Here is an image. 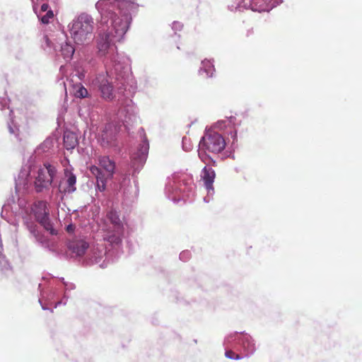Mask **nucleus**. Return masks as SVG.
I'll return each instance as SVG.
<instances>
[{"label":"nucleus","mask_w":362,"mask_h":362,"mask_svg":"<svg viewBox=\"0 0 362 362\" xmlns=\"http://www.w3.org/2000/svg\"><path fill=\"white\" fill-rule=\"evenodd\" d=\"M95 6L101 13V24L108 28L111 26L115 37H122L129 28L131 18L127 11L132 3L127 0H99Z\"/></svg>","instance_id":"obj_1"},{"label":"nucleus","mask_w":362,"mask_h":362,"mask_svg":"<svg viewBox=\"0 0 362 362\" xmlns=\"http://www.w3.org/2000/svg\"><path fill=\"white\" fill-rule=\"evenodd\" d=\"M93 28V20L87 13H81L74 19L69 25L71 36L74 42L78 45H83L91 40Z\"/></svg>","instance_id":"obj_2"},{"label":"nucleus","mask_w":362,"mask_h":362,"mask_svg":"<svg viewBox=\"0 0 362 362\" xmlns=\"http://www.w3.org/2000/svg\"><path fill=\"white\" fill-rule=\"evenodd\" d=\"M99 165L105 172L95 166L90 167V171L96 178V185L99 191L103 192L106 188V184L109 179L113 177L115 170V163L108 156H100L98 158Z\"/></svg>","instance_id":"obj_3"},{"label":"nucleus","mask_w":362,"mask_h":362,"mask_svg":"<svg viewBox=\"0 0 362 362\" xmlns=\"http://www.w3.org/2000/svg\"><path fill=\"white\" fill-rule=\"evenodd\" d=\"M106 220L109 221L112 225L113 230L109 226L105 221L102 226V230L105 233L103 239L111 244H119L121 242L120 233L122 230L123 225L119 218L117 212L114 209H110L107 212Z\"/></svg>","instance_id":"obj_4"},{"label":"nucleus","mask_w":362,"mask_h":362,"mask_svg":"<svg viewBox=\"0 0 362 362\" xmlns=\"http://www.w3.org/2000/svg\"><path fill=\"white\" fill-rule=\"evenodd\" d=\"M200 148L213 153L221 152L226 146L224 138L218 133L209 131L202 137Z\"/></svg>","instance_id":"obj_5"},{"label":"nucleus","mask_w":362,"mask_h":362,"mask_svg":"<svg viewBox=\"0 0 362 362\" xmlns=\"http://www.w3.org/2000/svg\"><path fill=\"white\" fill-rule=\"evenodd\" d=\"M32 211L35 219L44 228L49 231L52 235H56L57 231L53 228L52 224L49 218V211L47 210V203L45 201L35 202L32 207Z\"/></svg>","instance_id":"obj_6"},{"label":"nucleus","mask_w":362,"mask_h":362,"mask_svg":"<svg viewBox=\"0 0 362 362\" xmlns=\"http://www.w3.org/2000/svg\"><path fill=\"white\" fill-rule=\"evenodd\" d=\"M56 173V168L49 163H45L42 167H40L35 181L36 191L42 192L51 185Z\"/></svg>","instance_id":"obj_7"},{"label":"nucleus","mask_w":362,"mask_h":362,"mask_svg":"<svg viewBox=\"0 0 362 362\" xmlns=\"http://www.w3.org/2000/svg\"><path fill=\"white\" fill-rule=\"evenodd\" d=\"M101 93V97L107 100H112L115 98L114 89L109 77L105 74H98L93 81Z\"/></svg>","instance_id":"obj_8"},{"label":"nucleus","mask_w":362,"mask_h":362,"mask_svg":"<svg viewBox=\"0 0 362 362\" xmlns=\"http://www.w3.org/2000/svg\"><path fill=\"white\" fill-rule=\"evenodd\" d=\"M76 177L69 170H64V177L60 180L58 190L61 194H66L76 191Z\"/></svg>","instance_id":"obj_9"},{"label":"nucleus","mask_w":362,"mask_h":362,"mask_svg":"<svg viewBox=\"0 0 362 362\" xmlns=\"http://www.w3.org/2000/svg\"><path fill=\"white\" fill-rule=\"evenodd\" d=\"M88 247V243L83 240H73L68 245L69 250H71L72 253L79 257L85 254Z\"/></svg>","instance_id":"obj_10"},{"label":"nucleus","mask_w":362,"mask_h":362,"mask_svg":"<svg viewBox=\"0 0 362 362\" xmlns=\"http://www.w3.org/2000/svg\"><path fill=\"white\" fill-rule=\"evenodd\" d=\"M202 180L208 191L213 190V184L216 177L215 171L211 168L204 167L202 171Z\"/></svg>","instance_id":"obj_11"},{"label":"nucleus","mask_w":362,"mask_h":362,"mask_svg":"<svg viewBox=\"0 0 362 362\" xmlns=\"http://www.w3.org/2000/svg\"><path fill=\"white\" fill-rule=\"evenodd\" d=\"M110 35H113L112 31L100 36L98 41V49L100 55H105L110 47L112 40L110 39Z\"/></svg>","instance_id":"obj_12"},{"label":"nucleus","mask_w":362,"mask_h":362,"mask_svg":"<svg viewBox=\"0 0 362 362\" xmlns=\"http://www.w3.org/2000/svg\"><path fill=\"white\" fill-rule=\"evenodd\" d=\"M78 145V139L76 134L67 132L64 135V146L67 150H72Z\"/></svg>","instance_id":"obj_13"},{"label":"nucleus","mask_w":362,"mask_h":362,"mask_svg":"<svg viewBox=\"0 0 362 362\" xmlns=\"http://www.w3.org/2000/svg\"><path fill=\"white\" fill-rule=\"evenodd\" d=\"M73 93L74 96L78 98L88 97L87 89L81 83H77L73 86Z\"/></svg>","instance_id":"obj_14"},{"label":"nucleus","mask_w":362,"mask_h":362,"mask_svg":"<svg viewBox=\"0 0 362 362\" xmlns=\"http://www.w3.org/2000/svg\"><path fill=\"white\" fill-rule=\"evenodd\" d=\"M202 71L205 72L208 77H212L215 71V68L212 62L209 60L202 61L199 72Z\"/></svg>","instance_id":"obj_15"},{"label":"nucleus","mask_w":362,"mask_h":362,"mask_svg":"<svg viewBox=\"0 0 362 362\" xmlns=\"http://www.w3.org/2000/svg\"><path fill=\"white\" fill-rule=\"evenodd\" d=\"M61 52L65 59H70L74 53V48L71 45L65 42L61 46Z\"/></svg>","instance_id":"obj_16"},{"label":"nucleus","mask_w":362,"mask_h":362,"mask_svg":"<svg viewBox=\"0 0 362 362\" xmlns=\"http://www.w3.org/2000/svg\"><path fill=\"white\" fill-rule=\"evenodd\" d=\"M53 17H54L53 11L52 10H49V11H47V12L45 15L42 16V18H40V21L43 24H48L49 23V20L53 18Z\"/></svg>","instance_id":"obj_17"},{"label":"nucleus","mask_w":362,"mask_h":362,"mask_svg":"<svg viewBox=\"0 0 362 362\" xmlns=\"http://www.w3.org/2000/svg\"><path fill=\"white\" fill-rule=\"evenodd\" d=\"M225 356L226 358H230V359L240 360V359L243 358V357H241L239 354H235L232 350L226 351L225 353Z\"/></svg>","instance_id":"obj_18"},{"label":"nucleus","mask_w":362,"mask_h":362,"mask_svg":"<svg viewBox=\"0 0 362 362\" xmlns=\"http://www.w3.org/2000/svg\"><path fill=\"white\" fill-rule=\"evenodd\" d=\"M48 8H49V5L47 4H43L41 6V11L43 12H45V11L47 12V11H49Z\"/></svg>","instance_id":"obj_19"},{"label":"nucleus","mask_w":362,"mask_h":362,"mask_svg":"<svg viewBox=\"0 0 362 362\" xmlns=\"http://www.w3.org/2000/svg\"><path fill=\"white\" fill-rule=\"evenodd\" d=\"M247 349H250V351L249 354H252L255 351V345L251 344L250 346L248 345Z\"/></svg>","instance_id":"obj_20"},{"label":"nucleus","mask_w":362,"mask_h":362,"mask_svg":"<svg viewBox=\"0 0 362 362\" xmlns=\"http://www.w3.org/2000/svg\"><path fill=\"white\" fill-rule=\"evenodd\" d=\"M66 230L68 232H72L74 230V226L72 225H69L67 227H66Z\"/></svg>","instance_id":"obj_21"},{"label":"nucleus","mask_w":362,"mask_h":362,"mask_svg":"<svg viewBox=\"0 0 362 362\" xmlns=\"http://www.w3.org/2000/svg\"><path fill=\"white\" fill-rule=\"evenodd\" d=\"M141 146L145 147L144 151H147V150H148V144L144 143V144H142V145H141Z\"/></svg>","instance_id":"obj_22"},{"label":"nucleus","mask_w":362,"mask_h":362,"mask_svg":"<svg viewBox=\"0 0 362 362\" xmlns=\"http://www.w3.org/2000/svg\"><path fill=\"white\" fill-rule=\"evenodd\" d=\"M199 157L202 158V160H204V158H203V157L202 156V154H201V153H199Z\"/></svg>","instance_id":"obj_23"},{"label":"nucleus","mask_w":362,"mask_h":362,"mask_svg":"<svg viewBox=\"0 0 362 362\" xmlns=\"http://www.w3.org/2000/svg\"><path fill=\"white\" fill-rule=\"evenodd\" d=\"M186 139H187L186 138H183V140H182L183 144H185Z\"/></svg>","instance_id":"obj_24"}]
</instances>
